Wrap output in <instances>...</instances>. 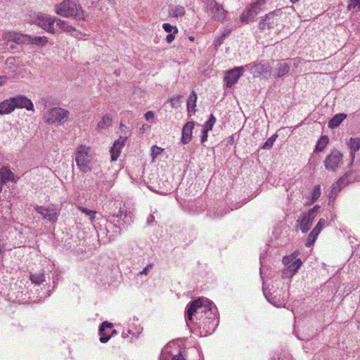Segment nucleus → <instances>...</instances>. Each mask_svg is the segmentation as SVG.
<instances>
[{
	"label": "nucleus",
	"instance_id": "nucleus-1",
	"mask_svg": "<svg viewBox=\"0 0 360 360\" xmlns=\"http://www.w3.org/2000/svg\"><path fill=\"white\" fill-rule=\"evenodd\" d=\"M212 303L207 298L199 297L188 304L185 311L187 324L195 325L207 315H213Z\"/></svg>",
	"mask_w": 360,
	"mask_h": 360
},
{
	"label": "nucleus",
	"instance_id": "nucleus-2",
	"mask_svg": "<svg viewBox=\"0 0 360 360\" xmlns=\"http://www.w3.org/2000/svg\"><path fill=\"white\" fill-rule=\"evenodd\" d=\"M55 11L58 15L77 20H84L87 16L78 0H63L55 5Z\"/></svg>",
	"mask_w": 360,
	"mask_h": 360
},
{
	"label": "nucleus",
	"instance_id": "nucleus-3",
	"mask_svg": "<svg viewBox=\"0 0 360 360\" xmlns=\"http://www.w3.org/2000/svg\"><path fill=\"white\" fill-rule=\"evenodd\" d=\"M15 108H25L34 111V105L32 101L24 95H17L11 97L0 103V115H8Z\"/></svg>",
	"mask_w": 360,
	"mask_h": 360
},
{
	"label": "nucleus",
	"instance_id": "nucleus-4",
	"mask_svg": "<svg viewBox=\"0 0 360 360\" xmlns=\"http://www.w3.org/2000/svg\"><path fill=\"white\" fill-rule=\"evenodd\" d=\"M133 214L131 212L127 211V209L120 207L117 213L110 215L108 218V221L114 224L116 231V234H120L121 229L124 228L125 225L130 224L133 221Z\"/></svg>",
	"mask_w": 360,
	"mask_h": 360
},
{
	"label": "nucleus",
	"instance_id": "nucleus-5",
	"mask_svg": "<svg viewBox=\"0 0 360 360\" xmlns=\"http://www.w3.org/2000/svg\"><path fill=\"white\" fill-rule=\"evenodd\" d=\"M90 148L80 146L77 150L75 162L82 172H87L91 169L90 166L91 158L89 155Z\"/></svg>",
	"mask_w": 360,
	"mask_h": 360
},
{
	"label": "nucleus",
	"instance_id": "nucleus-6",
	"mask_svg": "<svg viewBox=\"0 0 360 360\" xmlns=\"http://www.w3.org/2000/svg\"><path fill=\"white\" fill-rule=\"evenodd\" d=\"M70 112L61 108H52L44 116L45 122L49 124H53L56 122H65L68 120Z\"/></svg>",
	"mask_w": 360,
	"mask_h": 360
},
{
	"label": "nucleus",
	"instance_id": "nucleus-7",
	"mask_svg": "<svg viewBox=\"0 0 360 360\" xmlns=\"http://www.w3.org/2000/svg\"><path fill=\"white\" fill-rule=\"evenodd\" d=\"M206 5L207 10L210 12L212 19L218 22L224 21L227 11L222 5L217 2L216 0H207Z\"/></svg>",
	"mask_w": 360,
	"mask_h": 360
},
{
	"label": "nucleus",
	"instance_id": "nucleus-8",
	"mask_svg": "<svg viewBox=\"0 0 360 360\" xmlns=\"http://www.w3.org/2000/svg\"><path fill=\"white\" fill-rule=\"evenodd\" d=\"M281 9H278L266 14L264 18L259 22V29L262 31L274 29L277 25L278 17L281 16Z\"/></svg>",
	"mask_w": 360,
	"mask_h": 360
},
{
	"label": "nucleus",
	"instance_id": "nucleus-9",
	"mask_svg": "<svg viewBox=\"0 0 360 360\" xmlns=\"http://www.w3.org/2000/svg\"><path fill=\"white\" fill-rule=\"evenodd\" d=\"M342 163V154L337 149H333L324 160L326 169L333 172H335Z\"/></svg>",
	"mask_w": 360,
	"mask_h": 360
},
{
	"label": "nucleus",
	"instance_id": "nucleus-10",
	"mask_svg": "<svg viewBox=\"0 0 360 360\" xmlns=\"http://www.w3.org/2000/svg\"><path fill=\"white\" fill-rule=\"evenodd\" d=\"M32 22L39 27H41L44 30L51 32L55 33L56 31L54 30V23L56 21V18H51L48 15L40 14L32 18Z\"/></svg>",
	"mask_w": 360,
	"mask_h": 360
},
{
	"label": "nucleus",
	"instance_id": "nucleus-11",
	"mask_svg": "<svg viewBox=\"0 0 360 360\" xmlns=\"http://www.w3.org/2000/svg\"><path fill=\"white\" fill-rule=\"evenodd\" d=\"M245 69V66L236 67L226 72L224 80L228 88L232 87L238 82L240 76L243 75Z\"/></svg>",
	"mask_w": 360,
	"mask_h": 360
},
{
	"label": "nucleus",
	"instance_id": "nucleus-12",
	"mask_svg": "<svg viewBox=\"0 0 360 360\" xmlns=\"http://www.w3.org/2000/svg\"><path fill=\"white\" fill-rule=\"evenodd\" d=\"M245 68H249L250 72L255 77L262 76L267 77L270 75V68L267 62H262L252 65L251 64L246 65Z\"/></svg>",
	"mask_w": 360,
	"mask_h": 360
},
{
	"label": "nucleus",
	"instance_id": "nucleus-13",
	"mask_svg": "<svg viewBox=\"0 0 360 360\" xmlns=\"http://www.w3.org/2000/svg\"><path fill=\"white\" fill-rule=\"evenodd\" d=\"M4 38L8 43L13 42L18 44H30L28 34L9 32L4 34ZM7 46H8V44H7Z\"/></svg>",
	"mask_w": 360,
	"mask_h": 360
},
{
	"label": "nucleus",
	"instance_id": "nucleus-14",
	"mask_svg": "<svg viewBox=\"0 0 360 360\" xmlns=\"http://www.w3.org/2000/svg\"><path fill=\"white\" fill-rule=\"evenodd\" d=\"M127 140V137L120 136L117 141H115L112 147L110 148V153L111 155V160L115 161L117 160L122 147L124 146V143Z\"/></svg>",
	"mask_w": 360,
	"mask_h": 360
},
{
	"label": "nucleus",
	"instance_id": "nucleus-15",
	"mask_svg": "<svg viewBox=\"0 0 360 360\" xmlns=\"http://www.w3.org/2000/svg\"><path fill=\"white\" fill-rule=\"evenodd\" d=\"M113 327V324L108 321H103L100 326L98 329V333L100 335V341L102 343H106L110 338V335L108 330H111Z\"/></svg>",
	"mask_w": 360,
	"mask_h": 360
},
{
	"label": "nucleus",
	"instance_id": "nucleus-16",
	"mask_svg": "<svg viewBox=\"0 0 360 360\" xmlns=\"http://www.w3.org/2000/svg\"><path fill=\"white\" fill-rule=\"evenodd\" d=\"M15 181L14 174L8 167H3L0 169V193L3 186L8 181Z\"/></svg>",
	"mask_w": 360,
	"mask_h": 360
},
{
	"label": "nucleus",
	"instance_id": "nucleus-17",
	"mask_svg": "<svg viewBox=\"0 0 360 360\" xmlns=\"http://www.w3.org/2000/svg\"><path fill=\"white\" fill-rule=\"evenodd\" d=\"M194 122H188L184 124L181 132V142L188 144L192 139V131L194 128Z\"/></svg>",
	"mask_w": 360,
	"mask_h": 360
},
{
	"label": "nucleus",
	"instance_id": "nucleus-18",
	"mask_svg": "<svg viewBox=\"0 0 360 360\" xmlns=\"http://www.w3.org/2000/svg\"><path fill=\"white\" fill-rule=\"evenodd\" d=\"M315 217L311 218L309 212L303 213V216L301 219L297 220V222L300 224V229L302 233H307L312 226L313 221Z\"/></svg>",
	"mask_w": 360,
	"mask_h": 360
},
{
	"label": "nucleus",
	"instance_id": "nucleus-19",
	"mask_svg": "<svg viewBox=\"0 0 360 360\" xmlns=\"http://www.w3.org/2000/svg\"><path fill=\"white\" fill-rule=\"evenodd\" d=\"M214 321V314L207 315L201 321H199L195 325L200 328H202L205 330V333H207L210 330H214L215 327Z\"/></svg>",
	"mask_w": 360,
	"mask_h": 360
},
{
	"label": "nucleus",
	"instance_id": "nucleus-20",
	"mask_svg": "<svg viewBox=\"0 0 360 360\" xmlns=\"http://www.w3.org/2000/svg\"><path fill=\"white\" fill-rule=\"evenodd\" d=\"M346 117H347V114H345V113L336 114L328 122V127L330 129H335V128L338 127Z\"/></svg>",
	"mask_w": 360,
	"mask_h": 360
},
{
	"label": "nucleus",
	"instance_id": "nucleus-21",
	"mask_svg": "<svg viewBox=\"0 0 360 360\" xmlns=\"http://www.w3.org/2000/svg\"><path fill=\"white\" fill-rule=\"evenodd\" d=\"M256 16V11H252L250 7L246 8L240 15V20L243 22L248 23V22L253 21Z\"/></svg>",
	"mask_w": 360,
	"mask_h": 360
},
{
	"label": "nucleus",
	"instance_id": "nucleus-22",
	"mask_svg": "<svg viewBox=\"0 0 360 360\" xmlns=\"http://www.w3.org/2000/svg\"><path fill=\"white\" fill-rule=\"evenodd\" d=\"M349 148L351 149V162L349 165H352L354 160L355 152L360 149V138H351L349 140Z\"/></svg>",
	"mask_w": 360,
	"mask_h": 360
},
{
	"label": "nucleus",
	"instance_id": "nucleus-23",
	"mask_svg": "<svg viewBox=\"0 0 360 360\" xmlns=\"http://www.w3.org/2000/svg\"><path fill=\"white\" fill-rule=\"evenodd\" d=\"M196 101H197V94L194 91H193L190 94L188 99L187 101V110L189 113L190 112L195 113V108L196 106Z\"/></svg>",
	"mask_w": 360,
	"mask_h": 360
},
{
	"label": "nucleus",
	"instance_id": "nucleus-24",
	"mask_svg": "<svg viewBox=\"0 0 360 360\" xmlns=\"http://www.w3.org/2000/svg\"><path fill=\"white\" fill-rule=\"evenodd\" d=\"M30 44H34L38 46H44L48 42L47 38L46 37H37L28 35Z\"/></svg>",
	"mask_w": 360,
	"mask_h": 360
},
{
	"label": "nucleus",
	"instance_id": "nucleus-25",
	"mask_svg": "<svg viewBox=\"0 0 360 360\" xmlns=\"http://www.w3.org/2000/svg\"><path fill=\"white\" fill-rule=\"evenodd\" d=\"M55 22L56 27H58L60 29L67 32H71L75 30L74 27L68 24L65 20L56 18Z\"/></svg>",
	"mask_w": 360,
	"mask_h": 360
},
{
	"label": "nucleus",
	"instance_id": "nucleus-26",
	"mask_svg": "<svg viewBox=\"0 0 360 360\" xmlns=\"http://www.w3.org/2000/svg\"><path fill=\"white\" fill-rule=\"evenodd\" d=\"M328 141H329V139L327 136H326V135L321 136L316 143L315 152H321V151L323 150V149L328 145Z\"/></svg>",
	"mask_w": 360,
	"mask_h": 360
},
{
	"label": "nucleus",
	"instance_id": "nucleus-27",
	"mask_svg": "<svg viewBox=\"0 0 360 360\" xmlns=\"http://www.w3.org/2000/svg\"><path fill=\"white\" fill-rule=\"evenodd\" d=\"M290 67L286 63H279L278 67L276 69V72L274 75L275 77H281L289 72Z\"/></svg>",
	"mask_w": 360,
	"mask_h": 360
},
{
	"label": "nucleus",
	"instance_id": "nucleus-28",
	"mask_svg": "<svg viewBox=\"0 0 360 360\" xmlns=\"http://www.w3.org/2000/svg\"><path fill=\"white\" fill-rule=\"evenodd\" d=\"M319 234V233L318 232H316V231L313 229L308 236L305 245L308 248L312 246L314 244Z\"/></svg>",
	"mask_w": 360,
	"mask_h": 360
},
{
	"label": "nucleus",
	"instance_id": "nucleus-29",
	"mask_svg": "<svg viewBox=\"0 0 360 360\" xmlns=\"http://www.w3.org/2000/svg\"><path fill=\"white\" fill-rule=\"evenodd\" d=\"M43 218L51 222H56L58 220V213L51 208V211L46 212Z\"/></svg>",
	"mask_w": 360,
	"mask_h": 360
},
{
	"label": "nucleus",
	"instance_id": "nucleus-30",
	"mask_svg": "<svg viewBox=\"0 0 360 360\" xmlns=\"http://www.w3.org/2000/svg\"><path fill=\"white\" fill-rule=\"evenodd\" d=\"M352 175V172L351 171H349L347 172H346L343 176H342L341 178H340L337 182H336V185L338 187H340L341 188V189L345 186L347 185L348 183L347 182H345V179L347 178H348L349 176H350Z\"/></svg>",
	"mask_w": 360,
	"mask_h": 360
},
{
	"label": "nucleus",
	"instance_id": "nucleus-31",
	"mask_svg": "<svg viewBox=\"0 0 360 360\" xmlns=\"http://www.w3.org/2000/svg\"><path fill=\"white\" fill-rule=\"evenodd\" d=\"M215 122L216 118L212 114H211L209 120L205 123L203 129H205V131H211Z\"/></svg>",
	"mask_w": 360,
	"mask_h": 360
},
{
	"label": "nucleus",
	"instance_id": "nucleus-32",
	"mask_svg": "<svg viewBox=\"0 0 360 360\" xmlns=\"http://www.w3.org/2000/svg\"><path fill=\"white\" fill-rule=\"evenodd\" d=\"M278 137V135L277 134H274L272 136H271L270 138H269L266 142L264 143V144L262 146V148L263 149H266V150H269L270 149L273 145H274V141H276V139H277Z\"/></svg>",
	"mask_w": 360,
	"mask_h": 360
},
{
	"label": "nucleus",
	"instance_id": "nucleus-33",
	"mask_svg": "<svg viewBox=\"0 0 360 360\" xmlns=\"http://www.w3.org/2000/svg\"><path fill=\"white\" fill-rule=\"evenodd\" d=\"M30 279L32 283L39 285L44 281V275L43 274H31Z\"/></svg>",
	"mask_w": 360,
	"mask_h": 360
},
{
	"label": "nucleus",
	"instance_id": "nucleus-34",
	"mask_svg": "<svg viewBox=\"0 0 360 360\" xmlns=\"http://www.w3.org/2000/svg\"><path fill=\"white\" fill-rule=\"evenodd\" d=\"M321 195V186L320 185H316L314 186L312 193H311V200L313 202L316 201Z\"/></svg>",
	"mask_w": 360,
	"mask_h": 360
},
{
	"label": "nucleus",
	"instance_id": "nucleus-35",
	"mask_svg": "<svg viewBox=\"0 0 360 360\" xmlns=\"http://www.w3.org/2000/svg\"><path fill=\"white\" fill-rule=\"evenodd\" d=\"M112 122L111 119L108 116L103 117L102 120L98 123V128H105L110 125Z\"/></svg>",
	"mask_w": 360,
	"mask_h": 360
},
{
	"label": "nucleus",
	"instance_id": "nucleus-36",
	"mask_svg": "<svg viewBox=\"0 0 360 360\" xmlns=\"http://www.w3.org/2000/svg\"><path fill=\"white\" fill-rule=\"evenodd\" d=\"M169 14L173 17L183 16L185 14L184 8L177 7L169 12Z\"/></svg>",
	"mask_w": 360,
	"mask_h": 360
},
{
	"label": "nucleus",
	"instance_id": "nucleus-37",
	"mask_svg": "<svg viewBox=\"0 0 360 360\" xmlns=\"http://www.w3.org/2000/svg\"><path fill=\"white\" fill-rule=\"evenodd\" d=\"M162 28L167 33H177L178 29L176 26H173L170 25L169 23H164L162 25Z\"/></svg>",
	"mask_w": 360,
	"mask_h": 360
},
{
	"label": "nucleus",
	"instance_id": "nucleus-38",
	"mask_svg": "<svg viewBox=\"0 0 360 360\" xmlns=\"http://www.w3.org/2000/svg\"><path fill=\"white\" fill-rule=\"evenodd\" d=\"M347 7L349 10H359L360 8V0H350Z\"/></svg>",
	"mask_w": 360,
	"mask_h": 360
},
{
	"label": "nucleus",
	"instance_id": "nucleus-39",
	"mask_svg": "<svg viewBox=\"0 0 360 360\" xmlns=\"http://www.w3.org/2000/svg\"><path fill=\"white\" fill-rule=\"evenodd\" d=\"M326 223L327 220L321 218L313 229L319 233Z\"/></svg>",
	"mask_w": 360,
	"mask_h": 360
},
{
	"label": "nucleus",
	"instance_id": "nucleus-40",
	"mask_svg": "<svg viewBox=\"0 0 360 360\" xmlns=\"http://www.w3.org/2000/svg\"><path fill=\"white\" fill-rule=\"evenodd\" d=\"M341 190V188L340 187H338L337 186H335V184L333 185L332 186V188H331V191L329 193V199L330 200H331V198H335L338 194V193Z\"/></svg>",
	"mask_w": 360,
	"mask_h": 360
},
{
	"label": "nucleus",
	"instance_id": "nucleus-41",
	"mask_svg": "<svg viewBox=\"0 0 360 360\" xmlns=\"http://www.w3.org/2000/svg\"><path fill=\"white\" fill-rule=\"evenodd\" d=\"M182 98L181 96H178L176 97H173L168 101L170 103L172 108H176L177 104L181 102V98Z\"/></svg>",
	"mask_w": 360,
	"mask_h": 360
},
{
	"label": "nucleus",
	"instance_id": "nucleus-42",
	"mask_svg": "<svg viewBox=\"0 0 360 360\" xmlns=\"http://www.w3.org/2000/svg\"><path fill=\"white\" fill-rule=\"evenodd\" d=\"M299 269L300 268L297 266V264H295L292 262L288 266L287 270L291 273V275H294L297 272Z\"/></svg>",
	"mask_w": 360,
	"mask_h": 360
},
{
	"label": "nucleus",
	"instance_id": "nucleus-43",
	"mask_svg": "<svg viewBox=\"0 0 360 360\" xmlns=\"http://www.w3.org/2000/svg\"><path fill=\"white\" fill-rule=\"evenodd\" d=\"M35 210L37 212V213L41 214L43 217H44V214H46V212H50L51 211V208L50 207H44L43 206H37L35 208Z\"/></svg>",
	"mask_w": 360,
	"mask_h": 360
},
{
	"label": "nucleus",
	"instance_id": "nucleus-44",
	"mask_svg": "<svg viewBox=\"0 0 360 360\" xmlns=\"http://www.w3.org/2000/svg\"><path fill=\"white\" fill-rule=\"evenodd\" d=\"M319 209H320V206H319V205H315L313 208L310 209V210L308 211V212H309V213H310V214H311V218L312 217H316V214H317V213H318V212H319Z\"/></svg>",
	"mask_w": 360,
	"mask_h": 360
},
{
	"label": "nucleus",
	"instance_id": "nucleus-45",
	"mask_svg": "<svg viewBox=\"0 0 360 360\" xmlns=\"http://www.w3.org/2000/svg\"><path fill=\"white\" fill-rule=\"evenodd\" d=\"M225 37L221 35L217 39L214 41V48L217 49L221 44H223Z\"/></svg>",
	"mask_w": 360,
	"mask_h": 360
},
{
	"label": "nucleus",
	"instance_id": "nucleus-46",
	"mask_svg": "<svg viewBox=\"0 0 360 360\" xmlns=\"http://www.w3.org/2000/svg\"><path fill=\"white\" fill-rule=\"evenodd\" d=\"M250 7L252 9V11H256V15H257L262 11L261 6L257 5L255 3H252Z\"/></svg>",
	"mask_w": 360,
	"mask_h": 360
},
{
	"label": "nucleus",
	"instance_id": "nucleus-47",
	"mask_svg": "<svg viewBox=\"0 0 360 360\" xmlns=\"http://www.w3.org/2000/svg\"><path fill=\"white\" fill-rule=\"evenodd\" d=\"M209 131H205V129H202V135H201V139H200V141L202 143H205L207 139V132Z\"/></svg>",
	"mask_w": 360,
	"mask_h": 360
},
{
	"label": "nucleus",
	"instance_id": "nucleus-48",
	"mask_svg": "<svg viewBox=\"0 0 360 360\" xmlns=\"http://www.w3.org/2000/svg\"><path fill=\"white\" fill-rule=\"evenodd\" d=\"M175 34L176 33L173 32V33H169V34H168L167 35L166 41H167V43L170 44V43H172L174 41V39L175 38Z\"/></svg>",
	"mask_w": 360,
	"mask_h": 360
},
{
	"label": "nucleus",
	"instance_id": "nucleus-49",
	"mask_svg": "<svg viewBox=\"0 0 360 360\" xmlns=\"http://www.w3.org/2000/svg\"><path fill=\"white\" fill-rule=\"evenodd\" d=\"M294 259V258H292L291 257H288V256H285L283 258V264H285V265H289L290 264H291L292 262V260Z\"/></svg>",
	"mask_w": 360,
	"mask_h": 360
},
{
	"label": "nucleus",
	"instance_id": "nucleus-50",
	"mask_svg": "<svg viewBox=\"0 0 360 360\" xmlns=\"http://www.w3.org/2000/svg\"><path fill=\"white\" fill-rule=\"evenodd\" d=\"M172 360H186L181 352H179L176 355H173Z\"/></svg>",
	"mask_w": 360,
	"mask_h": 360
},
{
	"label": "nucleus",
	"instance_id": "nucleus-51",
	"mask_svg": "<svg viewBox=\"0 0 360 360\" xmlns=\"http://www.w3.org/2000/svg\"><path fill=\"white\" fill-rule=\"evenodd\" d=\"M80 210H82V212L83 213H85L86 215H90V214H96V212L93 211V210H89L86 207H80Z\"/></svg>",
	"mask_w": 360,
	"mask_h": 360
},
{
	"label": "nucleus",
	"instance_id": "nucleus-52",
	"mask_svg": "<svg viewBox=\"0 0 360 360\" xmlns=\"http://www.w3.org/2000/svg\"><path fill=\"white\" fill-rule=\"evenodd\" d=\"M152 267H153V264H150L147 265L143 269V270L141 272H140V274H146V275L148 273L149 270L152 269Z\"/></svg>",
	"mask_w": 360,
	"mask_h": 360
},
{
	"label": "nucleus",
	"instance_id": "nucleus-53",
	"mask_svg": "<svg viewBox=\"0 0 360 360\" xmlns=\"http://www.w3.org/2000/svg\"><path fill=\"white\" fill-rule=\"evenodd\" d=\"M153 116H154V114L152 111H148L145 114V118L146 119V120H150L153 119Z\"/></svg>",
	"mask_w": 360,
	"mask_h": 360
},
{
	"label": "nucleus",
	"instance_id": "nucleus-54",
	"mask_svg": "<svg viewBox=\"0 0 360 360\" xmlns=\"http://www.w3.org/2000/svg\"><path fill=\"white\" fill-rule=\"evenodd\" d=\"M264 295H265L266 298L267 299V300H268L269 302H271V304H274V305H275V306H278V305L276 304V301H275V300H274V298L270 297H269L268 295H266L265 292H264Z\"/></svg>",
	"mask_w": 360,
	"mask_h": 360
},
{
	"label": "nucleus",
	"instance_id": "nucleus-55",
	"mask_svg": "<svg viewBox=\"0 0 360 360\" xmlns=\"http://www.w3.org/2000/svg\"><path fill=\"white\" fill-rule=\"evenodd\" d=\"M295 264H297V266L300 268L302 264L300 259H296L294 261L292 260Z\"/></svg>",
	"mask_w": 360,
	"mask_h": 360
},
{
	"label": "nucleus",
	"instance_id": "nucleus-56",
	"mask_svg": "<svg viewBox=\"0 0 360 360\" xmlns=\"http://www.w3.org/2000/svg\"><path fill=\"white\" fill-rule=\"evenodd\" d=\"M230 33H231V30L227 29V30H224V32L222 33L221 35L226 38L227 36L229 35Z\"/></svg>",
	"mask_w": 360,
	"mask_h": 360
},
{
	"label": "nucleus",
	"instance_id": "nucleus-57",
	"mask_svg": "<svg viewBox=\"0 0 360 360\" xmlns=\"http://www.w3.org/2000/svg\"><path fill=\"white\" fill-rule=\"evenodd\" d=\"M6 82V77L4 76H0V86L5 84Z\"/></svg>",
	"mask_w": 360,
	"mask_h": 360
},
{
	"label": "nucleus",
	"instance_id": "nucleus-58",
	"mask_svg": "<svg viewBox=\"0 0 360 360\" xmlns=\"http://www.w3.org/2000/svg\"><path fill=\"white\" fill-rule=\"evenodd\" d=\"M255 3L262 6L264 4L265 0H257Z\"/></svg>",
	"mask_w": 360,
	"mask_h": 360
},
{
	"label": "nucleus",
	"instance_id": "nucleus-59",
	"mask_svg": "<svg viewBox=\"0 0 360 360\" xmlns=\"http://www.w3.org/2000/svg\"><path fill=\"white\" fill-rule=\"evenodd\" d=\"M153 220H154V216L150 214L148 219V222L150 223V221H153Z\"/></svg>",
	"mask_w": 360,
	"mask_h": 360
},
{
	"label": "nucleus",
	"instance_id": "nucleus-60",
	"mask_svg": "<svg viewBox=\"0 0 360 360\" xmlns=\"http://www.w3.org/2000/svg\"><path fill=\"white\" fill-rule=\"evenodd\" d=\"M89 218H90L91 221L92 222L95 219V214H90Z\"/></svg>",
	"mask_w": 360,
	"mask_h": 360
},
{
	"label": "nucleus",
	"instance_id": "nucleus-61",
	"mask_svg": "<svg viewBox=\"0 0 360 360\" xmlns=\"http://www.w3.org/2000/svg\"><path fill=\"white\" fill-rule=\"evenodd\" d=\"M8 49H12V50H13V49H15V45H13V44H11L9 46Z\"/></svg>",
	"mask_w": 360,
	"mask_h": 360
},
{
	"label": "nucleus",
	"instance_id": "nucleus-62",
	"mask_svg": "<svg viewBox=\"0 0 360 360\" xmlns=\"http://www.w3.org/2000/svg\"><path fill=\"white\" fill-rule=\"evenodd\" d=\"M115 334H117V331L115 330H112L111 333L110 334V337Z\"/></svg>",
	"mask_w": 360,
	"mask_h": 360
},
{
	"label": "nucleus",
	"instance_id": "nucleus-63",
	"mask_svg": "<svg viewBox=\"0 0 360 360\" xmlns=\"http://www.w3.org/2000/svg\"><path fill=\"white\" fill-rule=\"evenodd\" d=\"M188 39H189V40H191V41H193V40H194V37L191 36V37H189V38H188Z\"/></svg>",
	"mask_w": 360,
	"mask_h": 360
},
{
	"label": "nucleus",
	"instance_id": "nucleus-64",
	"mask_svg": "<svg viewBox=\"0 0 360 360\" xmlns=\"http://www.w3.org/2000/svg\"><path fill=\"white\" fill-rule=\"evenodd\" d=\"M298 1H299V0H290V1H291L292 3H295V2Z\"/></svg>",
	"mask_w": 360,
	"mask_h": 360
}]
</instances>
